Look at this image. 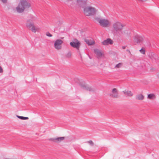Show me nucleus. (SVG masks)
Returning <instances> with one entry per match:
<instances>
[{
  "label": "nucleus",
  "mask_w": 159,
  "mask_h": 159,
  "mask_svg": "<svg viewBox=\"0 0 159 159\" xmlns=\"http://www.w3.org/2000/svg\"><path fill=\"white\" fill-rule=\"evenodd\" d=\"M94 52L96 54L98 57H100L102 55V53L98 49H94Z\"/></svg>",
  "instance_id": "2eb2a0df"
},
{
  "label": "nucleus",
  "mask_w": 159,
  "mask_h": 159,
  "mask_svg": "<svg viewBox=\"0 0 159 159\" xmlns=\"http://www.w3.org/2000/svg\"><path fill=\"white\" fill-rule=\"evenodd\" d=\"M65 139L64 137H57L54 139H50L49 140L54 142L58 143L64 140Z\"/></svg>",
  "instance_id": "1a4fd4ad"
},
{
  "label": "nucleus",
  "mask_w": 159,
  "mask_h": 159,
  "mask_svg": "<svg viewBox=\"0 0 159 159\" xmlns=\"http://www.w3.org/2000/svg\"><path fill=\"white\" fill-rule=\"evenodd\" d=\"M3 71V70L2 69V67L1 66H0V73H2Z\"/></svg>",
  "instance_id": "bb28decb"
},
{
  "label": "nucleus",
  "mask_w": 159,
  "mask_h": 159,
  "mask_svg": "<svg viewBox=\"0 0 159 159\" xmlns=\"http://www.w3.org/2000/svg\"><path fill=\"white\" fill-rule=\"evenodd\" d=\"M87 1V0H77L78 4L83 7L86 5Z\"/></svg>",
  "instance_id": "f8f14e48"
},
{
  "label": "nucleus",
  "mask_w": 159,
  "mask_h": 159,
  "mask_svg": "<svg viewBox=\"0 0 159 159\" xmlns=\"http://www.w3.org/2000/svg\"><path fill=\"white\" fill-rule=\"evenodd\" d=\"M124 25L119 21H116L113 24L112 32L116 36L118 37L121 36L123 34L122 30Z\"/></svg>",
  "instance_id": "f257e3e1"
},
{
  "label": "nucleus",
  "mask_w": 159,
  "mask_h": 159,
  "mask_svg": "<svg viewBox=\"0 0 159 159\" xmlns=\"http://www.w3.org/2000/svg\"><path fill=\"white\" fill-rule=\"evenodd\" d=\"M110 96L114 98H117L119 97L118 93L116 89L114 88L112 89Z\"/></svg>",
  "instance_id": "6e6552de"
},
{
  "label": "nucleus",
  "mask_w": 159,
  "mask_h": 159,
  "mask_svg": "<svg viewBox=\"0 0 159 159\" xmlns=\"http://www.w3.org/2000/svg\"><path fill=\"white\" fill-rule=\"evenodd\" d=\"M85 42L89 45H93L94 44V42L91 40L86 39L84 40Z\"/></svg>",
  "instance_id": "dca6fc26"
},
{
  "label": "nucleus",
  "mask_w": 159,
  "mask_h": 159,
  "mask_svg": "<svg viewBox=\"0 0 159 159\" xmlns=\"http://www.w3.org/2000/svg\"><path fill=\"white\" fill-rule=\"evenodd\" d=\"M88 142L91 145H92L93 146V145L94 143L93 142V141L91 140H90L89 141H88Z\"/></svg>",
  "instance_id": "393cba45"
},
{
  "label": "nucleus",
  "mask_w": 159,
  "mask_h": 159,
  "mask_svg": "<svg viewBox=\"0 0 159 159\" xmlns=\"http://www.w3.org/2000/svg\"><path fill=\"white\" fill-rule=\"evenodd\" d=\"M71 54L70 52H69L67 53V54L66 55V56L68 58H70L71 57Z\"/></svg>",
  "instance_id": "5701e85b"
},
{
  "label": "nucleus",
  "mask_w": 159,
  "mask_h": 159,
  "mask_svg": "<svg viewBox=\"0 0 159 159\" xmlns=\"http://www.w3.org/2000/svg\"><path fill=\"white\" fill-rule=\"evenodd\" d=\"M75 42H71L70 43V45L73 48H75L78 50L80 46V43L77 39L75 40Z\"/></svg>",
  "instance_id": "0eeeda50"
},
{
  "label": "nucleus",
  "mask_w": 159,
  "mask_h": 159,
  "mask_svg": "<svg viewBox=\"0 0 159 159\" xmlns=\"http://www.w3.org/2000/svg\"><path fill=\"white\" fill-rule=\"evenodd\" d=\"M123 92L125 95L128 97H132L133 96V94L131 91L125 90L123 91Z\"/></svg>",
  "instance_id": "ddd939ff"
},
{
  "label": "nucleus",
  "mask_w": 159,
  "mask_h": 159,
  "mask_svg": "<svg viewBox=\"0 0 159 159\" xmlns=\"http://www.w3.org/2000/svg\"><path fill=\"white\" fill-rule=\"evenodd\" d=\"M28 20H30L31 22L33 23L34 22H36L38 20V19L36 16L32 15H30V19Z\"/></svg>",
  "instance_id": "4468645a"
},
{
  "label": "nucleus",
  "mask_w": 159,
  "mask_h": 159,
  "mask_svg": "<svg viewBox=\"0 0 159 159\" xmlns=\"http://www.w3.org/2000/svg\"><path fill=\"white\" fill-rule=\"evenodd\" d=\"M121 66L122 64L121 63H119V64L116 65L115 67L119 68Z\"/></svg>",
  "instance_id": "4be33fe9"
},
{
  "label": "nucleus",
  "mask_w": 159,
  "mask_h": 159,
  "mask_svg": "<svg viewBox=\"0 0 159 159\" xmlns=\"http://www.w3.org/2000/svg\"><path fill=\"white\" fill-rule=\"evenodd\" d=\"M81 86L84 89L86 90H89V91H91L93 90L91 88L86 85H82Z\"/></svg>",
  "instance_id": "a211bd4d"
},
{
  "label": "nucleus",
  "mask_w": 159,
  "mask_h": 159,
  "mask_svg": "<svg viewBox=\"0 0 159 159\" xmlns=\"http://www.w3.org/2000/svg\"><path fill=\"white\" fill-rule=\"evenodd\" d=\"M31 7L30 2L28 0H20L16 9L18 13H22L25 10H28Z\"/></svg>",
  "instance_id": "f03ea898"
},
{
  "label": "nucleus",
  "mask_w": 159,
  "mask_h": 159,
  "mask_svg": "<svg viewBox=\"0 0 159 159\" xmlns=\"http://www.w3.org/2000/svg\"><path fill=\"white\" fill-rule=\"evenodd\" d=\"M46 35L48 37H52V35L50 34L49 32H47L46 33Z\"/></svg>",
  "instance_id": "b1692460"
},
{
  "label": "nucleus",
  "mask_w": 159,
  "mask_h": 159,
  "mask_svg": "<svg viewBox=\"0 0 159 159\" xmlns=\"http://www.w3.org/2000/svg\"><path fill=\"white\" fill-rule=\"evenodd\" d=\"M97 11L95 8L91 6L86 7L84 9V14L87 16L95 15Z\"/></svg>",
  "instance_id": "7ed1b4c3"
},
{
  "label": "nucleus",
  "mask_w": 159,
  "mask_h": 159,
  "mask_svg": "<svg viewBox=\"0 0 159 159\" xmlns=\"http://www.w3.org/2000/svg\"><path fill=\"white\" fill-rule=\"evenodd\" d=\"M16 116L17 118H19V119H20L21 120H28L29 119V118L28 117H25L22 116H19L17 115Z\"/></svg>",
  "instance_id": "aec40b11"
},
{
  "label": "nucleus",
  "mask_w": 159,
  "mask_h": 159,
  "mask_svg": "<svg viewBox=\"0 0 159 159\" xmlns=\"http://www.w3.org/2000/svg\"><path fill=\"white\" fill-rule=\"evenodd\" d=\"M135 41L138 43L142 42L143 39V36L138 35H135Z\"/></svg>",
  "instance_id": "9b49d317"
},
{
  "label": "nucleus",
  "mask_w": 159,
  "mask_h": 159,
  "mask_svg": "<svg viewBox=\"0 0 159 159\" xmlns=\"http://www.w3.org/2000/svg\"><path fill=\"white\" fill-rule=\"evenodd\" d=\"M139 51L140 52L143 54H145V51L144 48H142Z\"/></svg>",
  "instance_id": "412c9836"
},
{
  "label": "nucleus",
  "mask_w": 159,
  "mask_h": 159,
  "mask_svg": "<svg viewBox=\"0 0 159 159\" xmlns=\"http://www.w3.org/2000/svg\"><path fill=\"white\" fill-rule=\"evenodd\" d=\"M113 43V41L110 38H108L102 42V44L104 45L111 44Z\"/></svg>",
  "instance_id": "9d476101"
},
{
  "label": "nucleus",
  "mask_w": 159,
  "mask_h": 159,
  "mask_svg": "<svg viewBox=\"0 0 159 159\" xmlns=\"http://www.w3.org/2000/svg\"><path fill=\"white\" fill-rule=\"evenodd\" d=\"M144 96L142 94H139L136 96V98L139 100H142L144 99Z\"/></svg>",
  "instance_id": "f3484780"
},
{
  "label": "nucleus",
  "mask_w": 159,
  "mask_h": 159,
  "mask_svg": "<svg viewBox=\"0 0 159 159\" xmlns=\"http://www.w3.org/2000/svg\"><path fill=\"white\" fill-rule=\"evenodd\" d=\"M127 51L129 53H130V51L129 50H127Z\"/></svg>",
  "instance_id": "c85d7f7f"
},
{
  "label": "nucleus",
  "mask_w": 159,
  "mask_h": 159,
  "mask_svg": "<svg viewBox=\"0 0 159 159\" xmlns=\"http://www.w3.org/2000/svg\"><path fill=\"white\" fill-rule=\"evenodd\" d=\"M3 3H7V0H0Z\"/></svg>",
  "instance_id": "a878e982"
},
{
  "label": "nucleus",
  "mask_w": 159,
  "mask_h": 159,
  "mask_svg": "<svg viewBox=\"0 0 159 159\" xmlns=\"http://www.w3.org/2000/svg\"><path fill=\"white\" fill-rule=\"evenodd\" d=\"M97 20L99 24L100 25L104 27H109L111 24V22L107 19L98 18Z\"/></svg>",
  "instance_id": "20e7f679"
},
{
  "label": "nucleus",
  "mask_w": 159,
  "mask_h": 159,
  "mask_svg": "<svg viewBox=\"0 0 159 159\" xmlns=\"http://www.w3.org/2000/svg\"><path fill=\"white\" fill-rule=\"evenodd\" d=\"M63 41L61 39H57L55 41L54 43V48L57 50H59L61 48V44Z\"/></svg>",
  "instance_id": "423d86ee"
},
{
  "label": "nucleus",
  "mask_w": 159,
  "mask_h": 159,
  "mask_svg": "<svg viewBox=\"0 0 159 159\" xmlns=\"http://www.w3.org/2000/svg\"><path fill=\"white\" fill-rule=\"evenodd\" d=\"M156 98L155 95L153 94H150L148 95V98L152 100Z\"/></svg>",
  "instance_id": "6ab92c4d"
},
{
  "label": "nucleus",
  "mask_w": 159,
  "mask_h": 159,
  "mask_svg": "<svg viewBox=\"0 0 159 159\" xmlns=\"http://www.w3.org/2000/svg\"><path fill=\"white\" fill-rule=\"evenodd\" d=\"M25 25L27 28L35 33L38 31L39 29L38 28L35 27L34 23L31 22L30 20H28L26 23Z\"/></svg>",
  "instance_id": "39448f33"
},
{
  "label": "nucleus",
  "mask_w": 159,
  "mask_h": 159,
  "mask_svg": "<svg viewBox=\"0 0 159 159\" xmlns=\"http://www.w3.org/2000/svg\"><path fill=\"white\" fill-rule=\"evenodd\" d=\"M122 48L123 49H125V46H123Z\"/></svg>",
  "instance_id": "cd10ccee"
}]
</instances>
